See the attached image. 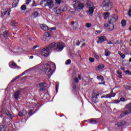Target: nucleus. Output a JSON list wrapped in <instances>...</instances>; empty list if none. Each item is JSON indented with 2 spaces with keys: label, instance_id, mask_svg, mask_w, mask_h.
<instances>
[{
  "label": "nucleus",
  "instance_id": "f257e3e1",
  "mask_svg": "<svg viewBox=\"0 0 131 131\" xmlns=\"http://www.w3.org/2000/svg\"><path fill=\"white\" fill-rule=\"evenodd\" d=\"M54 48H55V50L57 52H62L65 48V45L64 43L61 42H52L49 44L48 47L41 50V56H43V57H48L50 55V51Z\"/></svg>",
  "mask_w": 131,
  "mask_h": 131
},
{
  "label": "nucleus",
  "instance_id": "f03ea898",
  "mask_svg": "<svg viewBox=\"0 0 131 131\" xmlns=\"http://www.w3.org/2000/svg\"><path fill=\"white\" fill-rule=\"evenodd\" d=\"M108 21L104 24V27H108V31H112L114 29V23L118 20V16L116 14L108 16Z\"/></svg>",
  "mask_w": 131,
  "mask_h": 131
},
{
  "label": "nucleus",
  "instance_id": "7ed1b4c3",
  "mask_svg": "<svg viewBox=\"0 0 131 131\" xmlns=\"http://www.w3.org/2000/svg\"><path fill=\"white\" fill-rule=\"evenodd\" d=\"M102 9L104 12H108V11H111L113 7L112 2L110 0H103L102 3Z\"/></svg>",
  "mask_w": 131,
  "mask_h": 131
},
{
  "label": "nucleus",
  "instance_id": "20e7f679",
  "mask_svg": "<svg viewBox=\"0 0 131 131\" xmlns=\"http://www.w3.org/2000/svg\"><path fill=\"white\" fill-rule=\"evenodd\" d=\"M44 71L48 76H52L53 73V70L51 68V66L49 63H45L42 67Z\"/></svg>",
  "mask_w": 131,
  "mask_h": 131
},
{
  "label": "nucleus",
  "instance_id": "39448f33",
  "mask_svg": "<svg viewBox=\"0 0 131 131\" xmlns=\"http://www.w3.org/2000/svg\"><path fill=\"white\" fill-rule=\"evenodd\" d=\"M126 109H129V110H126L122 114H121L120 116L121 117L124 116V115H128V114H131V103L126 105Z\"/></svg>",
  "mask_w": 131,
  "mask_h": 131
},
{
  "label": "nucleus",
  "instance_id": "423d86ee",
  "mask_svg": "<svg viewBox=\"0 0 131 131\" xmlns=\"http://www.w3.org/2000/svg\"><path fill=\"white\" fill-rule=\"evenodd\" d=\"M115 96H116V93H114L113 92V90H112L109 94L101 96V98L103 99V98H105V99H111L112 98L115 97Z\"/></svg>",
  "mask_w": 131,
  "mask_h": 131
},
{
  "label": "nucleus",
  "instance_id": "0eeeda50",
  "mask_svg": "<svg viewBox=\"0 0 131 131\" xmlns=\"http://www.w3.org/2000/svg\"><path fill=\"white\" fill-rule=\"evenodd\" d=\"M1 115L0 117H3V114L5 115L6 114L7 116H8L10 119H13V117L12 116V114H10V112L8 110H6L5 111L4 110H2L1 111Z\"/></svg>",
  "mask_w": 131,
  "mask_h": 131
},
{
  "label": "nucleus",
  "instance_id": "6e6552de",
  "mask_svg": "<svg viewBox=\"0 0 131 131\" xmlns=\"http://www.w3.org/2000/svg\"><path fill=\"white\" fill-rule=\"evenodd\" d=\"M100 96V94L98 92H94V95L92 96V102L93 103H98L99 102V100L98 98V97Z\"/></svg>",
  "mask_w": 131,
  "mask_h": 131
},
{
  "label": "nucleus",
  "instance_id": "1a4fd4ad",
  "mask_svg": "<svg viewBox=\"0 0 131 131\" xmlns=\"http://www.w3.org/2000/svg\"><path fill=\"white\" fill-rule=\"evenodd\" d=\"M9 67L10 68H13V69H15V68H17L18 69H20L21 68L18 65H17V63L14 61H11L9 63Z\"/></svg>",
  "mask_w": 131,
  "mask_h": 131
},
{
  "label": "nucleus",
  "instance_id": "9d476101",
  "mask_svg": "<svg viewBox=\"0 0 131 131\" xmlns=\"http://www.w3.org/2000/svg\"><path fill=\"white\" fill-rule=\"evenodd\" d=\"M107 40V38L104 36H102L99 38L98 40L97 41V43H102V42H104V41H106Z\"/></svg>",
  "mask_w": 131,
  "mask_h": 131
},
{
  "label": "nucleus",
  "instance_id": "9b49d317",
  "mask_svg": "<svg viewBox=\"0 0 131 131\" xmlns=\"http://www.w3.org/2000/svg\"><path fill=\"white\" fill-rule=\"evenodd\" d=\"M72 91L74 94H76L77 93V87H76V83L73 82L72 83Z\"/></svg>",
  "mask_w": 131,
  "mask_h": 131
},
{
  "label": "nucleus",
  "instance_id": "f8f14e48",
  "mask_svg": "<svg viewBox=\"0 0 131 131\" xmlns=\"http://www.w3.org/2000/svg\"><path fill=\"white\" fill-rule=\"evenodd\" d=\"M95 9H96V7L95 6L93 7H90L88 13L90 16H93V14H94V11L95 10Z\"/></svg>",
  "mask_w": 131,
  "mask_h": 131
},
{
  "label": "nucleus",
  "instance_id": "ddd939ff",
  "mask_svg": "<svg viewBox=\"0 0 131 131\" xmlns=\"http://www.w3.org/2000/svg\"><path fill=\"white\" fill-rule=\"evenodd\" d=\"M10 35V31L9 30H6L3 32V36L6 39L9 38Z\"/></svg>",
  "mask_w": 131,
  "mask_h": 131
},
{
  "label": "nucleus",
  "instance_id": "4468645a",
  "mask_svg": "<svg viewBox=\"0 0 131 131\" xmlns=\"http://www.w3.org/2000/svg\"><path fill=\"white\" fill-rule=\"evenodd\" d=\"M71 24L73 28V29H77L78 28V23L75 21H71Z\"/></svg>",
  "mask_w": 131,
  "mask_h": 131
},
{
  "label": "nucleus",
  "instance_id": "2eb2a0df",
  "mask_svg": "<svg viewBox=\"0 0 131 131\" xmlns=\"http://www.w3.org/2000/svg\"><path fill=\"white\" fill-rule=\"evenodd\" d=\"M20 94H21V91L17 90L14 93V97L15 100H18L19 99V96H20Z\"/></svg>",
  "mask_w": 131,
  "mask_h": 131
},
{
  "label": "nucleus",
  "instance_id": "dca6fc26",
  "mask_svg": "<svg viewBox=\"0 0 131 131\" xmlns=\"http://www.w3.org/2000/svg\"><path fill=\"white\" fill-rule=\"evenodd\" d=\"M88 123H91L92 124H97L98 121L95 119H90L88 120Z\"/></svg>",
  "mask_w": 131,
  "mask_h": 131
},
{
  "label": "nucleus",
  "instance_id": "f3484780",
  "mask_svg": "<svg viewBox=\"0 0 131 131\" xmlns=\"http://www.w3.org/2000/svg\"><path fill=\"white\" fill-rule=\"evenodd\" d=\"M53 3L52 0H47L46 3L45 4V7H49L51 8L52 5H53Z\"/></svg>",
  "mask_w": 131,
  "mask_h": 131
},
{
  "label": "nucleus",
  "instance_id": "a211bd4d",
  "mask_svg": "<svg viewBox=\"0 0 131 131\" xmlns=\"http://www.w3.org/2000/svg\"><path fill=\"white\" fill-rule=\"evenodd\" d=\"M27 114V112L26 111V110H22L18 113V116L21 117L25 116V115H26Z\"/></svg>",
  "mask_w": 131,
  "mask_h": 131
},
{
  "label": "nucleus",
  "instance_id": "6ab92c4d",
  "mask_svg": "<svg viewBox=\"0 0 131 131\" xmlns=\"http://www.w3.org/2000/svg\"><path fill=\"white\" fill-rule=\"evenodd\" d=\"M7 13H8V9L7 8H4L1 10V15L2 17L3 16H5Z\"/></svg>",
  "mask_w": 131,
  "mask_h": 131
},
{
  "label": "nucleus",
  "instance_id": "aec40b11",
  "mask_svg": "<svg viewBox=\"0 0 131 131\" xmlns=\"http://www.w3.org/2000/svg\"><path fill=\"white\" fill-rule=\"evenodd\" d=\"M41 28L43 29V30L47 31L48 30H50V28H49V27L47 26V25H42L41 26Z\"/></svg>",
  "mask_w": 131,
  "mask_h": 131
},
{
  "label": "nucleus",
  "instance_id": "412c9836",
  "mask_svg": "<svg viewBox=\"0 0 131 131\" xmlns=\"http://www.w3.org/2000/svg\"><path fill=\"white\" fill-rule=\"evenodd\" d=\"M18 2H19V0H14L13 3L12 4V7L16 8V7H17V6H18Z\"/></svg>",
  "mask_w": 131,
  "mask_h": 131
},
{
  "label": "nucleus",
  "instance_id": "4be33fe9",
  "mask_svg": "<svg viewBox=\"0 0 131 131\" xmlns=\"http://www.w3.org/2000/svg\"><path fill=\"white\" fill-rule=\"evenodd\" d=\"M33 110H32V109L30 110L28 112V115L29 116H31L33 115V114H34V113H36L37 112V110L35 111L34 113H33Z\"/></svg>",
  "mask_w": 131,
  "mask_h": 131
},
{
  "label": "nucleus",
  "instance_id": "5701e85b",
  "mask_svg": "<svg viewBox=\"0 0 131 131\" xmlns=\"http://www.w3.org/2000/svg\"><path fill=\"white\" fill-rule=\"evenodd\" d=\"M55 10L56 11L57 15H60V14H61V13H62V10H61V9H60L58 7L55 8Z\"/></svg>",
  "mask_w": 131,
  "mask_h": 131
},
{
  "label": "nucleus",
  "instance_id": "b1692460",
  "mask_svg": "<svg viewBox=\"0 0 131 131\" xmlns=\"http://www.w3.org/2000/svg\"><path fill=\"white\" fill-rule=\"evenodd\" d=\"M110 16V12H104L103 13V18L104 19H107L108 17Z\"/></svg>",
  "mask_w": 131,
  "mask_h": 131
},
{
  "label": "nucleus",
  "instance_id": "393cba45",
  "mask_svg": "<svg viewBox=\"0 0 131 131\" xmlns=\"http://www.w3.org/2000/svg\"><path fill=\"white\" fill-rule=\"evenodd\" d=\"M97 79L98 80H101V81H104L105 80V79L104 78V77L102 75H99L97 76Z\"/></svg>",
  "mask_w": 131,
  "mask_h": 131
},
{
  "label": "nucleus",
  "instance_id": "a878e982",
  "mask_svg": "<svg viewBox=\"0 0 131 131\" xmlns=\"http://www.w3.org/2000/svg\"><path fill=\"white\" fill-rule=\"evenodd\" d=\"M7 130V126L5 125H0V131H6Z\"/></svg>",
  "mask_w": 131,
  "mask_h": 131
},
{
  "label": "nucleus",
  "instance_id": "bb28decb",
  "mask_svg": "<svg viewBox=\"0 0 131 131\" xmlns=\"http://www.w3.org/2000/svg\"><path fill=\"white\" fill-rule=\"evenodd\" d=\"M83 7H84V5L82 3H80L78 5V9L79 10H81L83 9Z\"/></svg>",
  "mask_w": 131,
  "mask_h": 131
},
{
  "label": "nucleus",
  "instance_id": "cd10ccee",
  "mask_svg": "<svg viewBox=\"0 0 131 131\" xmlns=\"http://www.w3.org/2000/svg\"><path fill=\"white\" fill-rule=\"evenodd\" d=\"M38 15H39V13L37 11H35L34 13L32 14V17H33L34 18H36L38 17Z\"/></svg>",
  "mask_w": 131,
  "mask_h": 131
},
{
  "label": "nucleus",
  "instance_id": "c85d7f7f",
  "mask_svg": "<svg viewBox=\"0 0 131 131\" xmlns=\"http://www.w3.org/2000/svg\"><path fill=\"white\" fill-rule=\"evenodd\" d=\"M123 125V123L122 122H119L117 124H115L116 127L122 126Z\"/></svg>",
  "mask_w": 131,
  "mask_h": 131
},
{
  "label": "nucleus",
  "instance_id": "c756f323",
  "mask_svg": "<svg viewBox=\"0 0 131 131\" xmlns=\"http://www.w3.org/2000/svg\"><path fill=\"white\" fill-rule=\"evenodd\" d=\"M118 54H119V56H120L121 58H122V59H124L125 58V55H124V54L121 53V52H120V51L118 52Z\"/></svg>",
  "mask_w": 131,
  "mask_h": 131
},
{
  "label": "nucleus",
  "instance_id": "7c9ffc66",
  "mask_svg": "<svg viewBox=\"0 0 131 131\" xmlns=\"http://www.w3.org/2000/svg\"><path fill=\"white\" fill-rule=\"evenodd\" d=\"M45 36L46 37H50L51 36V32H46L44 33Z\"/></svg>",
  "mask_w": 131,
  "mask_h": 131
},
{
  "label": "nucleus",
  "instance_id": "2f4dec72",
  "mask_svg": "<svg viewBox=\"0 0 131 131\" xmlns=\"http://www.w3.org/2000/svg\"><path fill=\"white\" fill-rule=\"evenodd\" d=\"M104 67H105V66L104 64H99L98 67H97V69L98 70H101L102 69H103V68H104Z\"/></svg>",
  "mask_w": 131,
  "mask_h": 131
},
{
  "label": "nucleus",
  "instance_id": "473e14b6",
  "mask_svg": "<svg viewBox=\"0 0 131 131\" xmlns=\"http://www.w3.org/2000/svg\"><path fill=\"white\" fill-rule=\"evenodd\" d=\"M10 24L12 26H14V27H16L17 26V25H18V24L17 23V22L15 21L14 20L12 21L10 23Z\"/></svg>",
  "mask_w": 131,
  "mask_h": 131
},
{
  "label": "nucleus",
  "instance_id": "72a5a7b5",
  "mask_svg": "<svg viewBox=\"0 0 131 131\" xmlns=\"http://www.w3.org/2000/svg\"><path fill=\"white\" fill-rule=\"evenodd\" d=\"M110 54H111V53L109 51V50H108V49H106L105 50V55L106 57H108V56H110Z\"/></svg>",
  "mask_w": 131,
  "mask_h": 131
},
{
  "label": "nucleus",
  "instance_id": "f704fd0d",
  "mask_svg": "<svg viewBox=\"0 0 131 131\" xmlns=\"http://www.w3.org/2000/svg\"><path fill=\"white\" fill-rule=\"evenodd\" d=\"M121 24H122V27H124V26L126 25V20L125 19H123L121 23Z\"/></svg>",
  "mask_w": 131,
  "mask_h": 131
},
{
  "label": "nucleus",
  "instance_id": "c9c22d12",
  "mask_svg": "<svg viewBox=\"0 0 131 131\" xmlns=\"http://www.w3.org/2000/svg\"><path fill=\"white\" fill-rule=\"evenodd\" d=\"M8 120H9V118L7 117H4L3 119V123H7V122H8Z\"/></svg>",
  "mask_w": 131,
  "mask_h": 131
},
{
  "label": "nucleus",
  "instance_id": "e433bc0d",
  "mask_svg": "<svg viewBox=\"0 0 131 131\" xmlns=\"http://www.w3.org/2000/svg\"><path fill=\"white\" fill-rule=\"evenodd\" d=\"M45 84H46V83L45 82H41L37 84L38 86V88H42V86H44Z\"/></svg>",
  "mask_w": 131,
  "mask_h": 131
},
{
  "label": "nucleus",
  "instance_id": "4c0bfd02",
  "mask_svg": "<svg viewBox=\"0 0 131 131\" xmlns=\"http://www.w3.org/2000/svg\"><path fill=\"white\" fill-rule=\"evenodd\" d=\"M86 5L88 7H92V6H93V3L90 1H88L86 2Z\"/></svg>",
  "mask_w": 131,
  "mask_h": 131
},
{
  "label": "nucleus",
  "instance_id": "58836bf2",
  "mask_svg": "<svg viewBox=\"0 0 131 131\" xmlns=\"http://www.w3.org/2000/svg\"><path fill=\"white\" fill-rule=\"evenodd\" d=\"M85 26L86 28H91L92 27V23H86Z\"/></svg>",
  "mask_w": 131,
  "mask_h": 131
},
{
  "label": "nucleus",
  "instance_id": "ea45409f",
  "mask_svg": "<svg viewBox=\"0 0 131 131\" xmlns=\"http://www.w3.org/2000/svg\"><path fill=\"white\" fill-rule=\"evenodd\" d=\"M66 65H70L71 64V60L70 59H68L66 60L65 62Z\"/></svg>",
  "mask_w": 131,
  "mask_h": 131
},
{
  "label": "nucleus",
  "instance_id": "a19ab883",
  "mask_svg": "<svg viewBox=\"0 0 131 131\" xmlns=\"http://www.w3.org/2000/svg\"><path fill=\"white\" fill-rule=\"evenodd\" d=\"M124 73H125V74H127L128 75H131V72L129 71V70L124 71Z\"/></svg>",
  "mask_w": 131,
  "mask_h": 131
},
{
  "label": "nucleus",
  "instance_id": "79ce46f5",
  "mask_svg": "<svg viewBox=\"0 0 131 131\" xmlns=\"http://www.w3.org/2000/svg\"><path fill=\"white\" fill-rule=\"evenodd\" d=\"M20 9L22 11H25L26 10V5H23L21 6Z\"/></svg>",
  "mask_w": 131,
  "mask_h": 131
},
{
  "label": "nucleus",
  "instance_id": "37998d69",
  "mask_svg": "<svg viewBox=\"0 0 131 131\" xmlns=\"http://www.w3.org/2000/svg\"><path fill=\"white\" fill-rule=\"evenodd\" d=\"M89 61L90 62H91V63H94V62H95V58L90 57L89 58Z\"/></svg>",
  "mask_w": 131,
  "mask_h": 131
},
{
  "label": "nucleus",
  "instance_id": "c03bdc74",
  "mask_svg": "<svg viewBox=\"0 0 131 131\" xmlns=\"http://www.w3.org/2000/svg\"><path fill=\"white\" fill-rule=\"evenodd\" d=\"M55 90L56 93H58V91H59V84H57L55 85Z\"/></svg>",
  "mask_w": 131,
  "mask_h": 131
},
{
  "label": "nucleus",
  "instance_id": "a18cd8bd",
  "mask_svg": "<svg viewBox=\"0 0 131 131\" xmlns=\"http://www.w3.org/2000/svg\"><path fill=\"white\" fill-rule=\"evenodd\" d=\"M25 72L23 73L21 75H19V76H18L17 77H15V79H18V78H20V77H21V76L24 75Z\"/></svg>",
  "mask_w": 131,
  "mask_h": 131
},
{
  "label": "nucleus",
  "instance_id": "49530a36",
  "mask_svg": "<svg viewBox=\"0 0 131 131\" xmlns=\"http://www.w3.org/2000/svg\"><path fill=\"white\" fill-rule=\"evenodd\" d=\"M73 80H75V82H76L77 83H78V82H79V80H78V79L76 78V77H75L73 78Z\"/></svg>",
  "mask_w": 131,
  "mask_h": 131
},
{
  "label": "nucleus",
  "instance_id": "de8ad7c7",
  "mask_svg": "<svg viewBox=\"0 0 131 131\" xmlns=\"http://www.w3.org/2000/svg\"><path fill=\"white\" fill-rule=\"evenodd\" d=\"M56 4H58V5H60L61 3H62V0H55Z\"/></svg>",
  "mask_w": 131,
  "mask_h": 131
},
{
  "label": "nucleus",
  "instance_id": "09e8293b",
  "mask_svg": "<svg viewBox=\"0 0 131 131\" xmlns=\"http://www.w3.org/2000/svg\"><path fill=\"white\" fill-rule=\"evenodd\" d=\"M39 91H46V86H43L41 87L39 89Z\"/></svg>",
  "mask_w": 131,
  "mask_h": 131
},
{
  "label": "nucleus",
  "instance_id": "8fccbe9b",
  "mask_svg": "<svg viewBox=\"0 0 131 131\" xmlns=\"http://www.w3.org/2000/svg\"><path fill=\"white\" fill-rule=\"evenodd\" d=\"M120 101H119V100H115L113 103H114V104H118L120 103Z\"/></svg>",
  "mask_w": 131,
  "mask_h": 131
},
{
  "label": "nucleus",
  "instance_id": "3c124183",
  "mask_svg": "<svg viewBox=\"0 0 131 131\" xmlns=\"http://www.w3.org/2000/svg\"><path fill=\"white\" fill-rule=\"evenodd\" d=\"M68 9L67 8V7L64 6L63 9H62V12H66V11H67Z\"/></svg>",
  "mask_w": 131,
  "mask_h": 131
},
{
  "label": "nucleus",
  "instance_id": "603ef678",
  "mask_svg": "<svg viewBox=\"0 0 131 131\" xmlns=\"http://www.w3.org/2000/svg\"><path fill=\"white\" fill-rule=\"evenodd\" d=\"M37 48H39V46H38V45H35V46H34L33 47V50H35V49H37Z\"/></svg>",
  "mask_w": 131,
  "mask_h": 131
},
{
  "label": "nucleus",
  "instance_id": "864d4df0",
  "mask_svg": "<svg viewBox=\"0 0 131 131\" xmlns=\"http://www.w3.org/2000/svg\"><path fill=\"white\" fill-rule=\"evenodd\" d=\"M31 3V0H26V5H29Z\"/></svg>",
  "mask_w": 131,
  "mask_h": 131
},
{
  "label": "nucleus",
  "instance_id": "5fc2aeb1",
  "mask_svg": "<svg viewBox=\"0 0 131 131\" xmlns=\"http://www.w3.org/2000/svg\"><path fill=\"white\" fill-rule=\"evenodd\" d=\"M128 15L130 17L131 16V7H130L128 12Z\"/></svg>",
  "mask_w": 131,
  "mask_h": 131
},
{
  "label": "nucleus",
  "instance_id": "6e6d98bb",
  "mask_svg": "<svg viewBox=\"0 0 131 131\" xmlns=\"http://www.w3.org/2000/svg\"><path fill=\"white\" fill-rule=\"evenodd\" d=\"M106 82H105V80L103 81V82H99L98 84H103V85H105Z\"/></svg>",
  "mask_w": 131,
  "mask_h": 131
},
{
  "label": "nucleus",
  "instance_id": "4d7b16f0",
  "mask_svg": "<svg viewBox=\"0 0 131 131\" xmlns=\"http://www.w3.org/2000/svg\"><path fill=\"white\" fill-rule=\"evenodd\" d=\"M51 30H56L57 29V28L56 27L50 28Z\"/></svg>",
  "mask_w": 131,
  "mask_h": 131
},
{
  "label": "nucleus",
  "instance_id": "13d9d810",
  "mask_svg": "<svg viewBox=\"0 0 131 131\" xmlns=\"http://www.w3.org/2000/svg\"><path fill=\"white\" fill-rule=\"evenodd\" d=\"M76 45L78 47L79 46V45H80V41H79V40H78Z\"/></svg>",
  "mask_w": 131,
  "mask_h": 131
},
{
  "label": "nucleus",
  "instance_id": "bf43d9fd",
  "mask_svg": "<svg viewBox=\"0 0 131 131\" xmlns=\"http://www.w3.org/2000/svg\"><path fill=\"white\" fill-rule=\"evenodd\" d=\"M95 58H96V59H97V60L98 61H99V56L98 55H95Z\"/></svg>",
  "mask_w": 131,
  "mask_h": 131
},
{
  "label": "nucleus",
  "instance_id": "052dcab7",
  "mask_svg": "<svg viewBox=\"0 0 131 131\" xmlns=\"http://www.w3.org/2000/svg\"><path fill=\"white\" fill-rule=\"evenodd\" d=\"M16 80H17L15 78H14V79H12V80L11 81L10 83H13V82H15V81H16Z\"/></svg>",
  "mask_w": 131,
  "mask_h": 131
},
{
  "label": "nucleus",
  "instance_id": "680f3d73",
  "mask_svg": "<svg viewBox=\"0 0 131 131\" xmlns=\"http://www.w3.org/2000/svg\"><path fill=\"white\" fill-rule=\"evenodd\" d=\"M120 69L121 70H122L123 71H124H124H125V68H124V67H121V68H120Z\"/></svg>",
  "mask_w": 131,
  "mask_h": 131
},
{
  "label": "nucleus",
  "instance_id": "e2e57ef3",
  "mask_svg": "<svg viewBox=\"0 0 131 131\" xmlns=\"http://www.w3.org/2000/svg\"><path fill=\"white\" fill-rule=\"evenodd\" d=\"M32 7H36V5H35V2L34 1L33 4L32 5Z\"/></svg>",
  "mask_w": 131,
  "mask_h": 131
},
{
  "label": "nucleus",
  "instance_id": "0e129e2a",
  "mask_svg": "<svg viewBox=\"0 0 131 131\" xmlns=\"http://www.w3.org/2000/svg\"><path fill=\"white\" fill-rule=\"evenodd\" d=\"M125 99H124V98H121L120 99V101H121V102H124V101H125Z\"/></svg>",
  "mask_w": 131,
  "mask_h": 131
},
{
  "label": "nucleus",
  "instance_id": "69168bd1",
  "mask_svg": "<svg viewBox=\"0 0 131 131\" xmlns=\"http://www.w3.org/2000/svg\"><path fill=\"white\" fill-rule=\"evenodd\" d=\"M118 76L119 78H121L122 77V74H118Z\"/></svg>",
  "mask_w": 131,
  "mask_h": 131
},
{
  "label": "nucleus",
  "instance_id": "338daca9",
  "mask_svg": "<svg viewBox=\"0 0 131 131\" xmlns=\"http://www.w3.org/2000/svg\"><path fill=\"white\" fill-rule=\"evenodd\" d=\"M117 74H122V72L118 71L117 72Z\"/></svg>",
  "mask_w": 131,
  "mask_h": 131
},
{
  "label": "nucleus",
  "instance_id": "774afa93",
  "mask_svg": "<svg viewBox=\"0 0 131 131\" xmlns=\"http://www.w3.org/2000/svg\"><path fill=\"white\" fill-rule=\"evenodd\" d=\"M96 32L97 33H102V31L98 30V31H96Z\"/></svg>",
  "mask_w": 131,
  "mask_h": 131
}]
</instances>
